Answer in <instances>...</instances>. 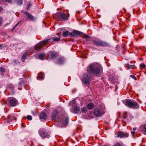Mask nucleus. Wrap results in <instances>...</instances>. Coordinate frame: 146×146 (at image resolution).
Masks as SVG:
<instances>
[{"label":"nucleus","mask_w":146,"mask_h":146,"mask_svg":"<svg viewBox=\"0 0 146 146\" xmlns=\"http://www.w3.org/2000/svg\"><path fill=\"white\" fill-rule=\"evenodd\" d=\"M101 68V65L98 64H91L89 66L91 72L95 75H97L100 73Z\"/></svg>","instance_id":"f257e3e1"},{"label":"nucleus","mask_w":146,"mask_h":146,"mask_svg":"<svg viewBox=\"0 0 146 146\" xmlns=\"http://www.w3.org/2000/svg\"><path fill=\"white\" fill-rule=\"evenodd\" d=\"M125 105L129 108L133 109L138 108L139 105L136 102H133L130 100H127L125 102Z\"/></svg>","instance_id":"f03ea898"},{"label":"nucleus","mask_w":146,"mask_h":146,"mask_svg":"<svg viewBox=\"0 0 146 146\" xmlns=\"http://www.w3.org/2000/svg\"><path fill=\"white\" fill-rule=\"evenodd\" d=\"M93 44L98 46H106L108 45V44L106 42L100 40L98 39H95L93 40Z\"/></svg>","instance_id":"7ed1b4c3"},{"label":"nucleus","mask_w":146,"mask_h":146,"mask_svg":"<svg viewBox=\"0 0 146 146\" xmlns=\"http://www.w3.org/2000/svg\"><path fill=\"white\" fill-rule=\"evenodd\" d=\"M54 15L58 18L61 17L62 19L64 20H68L69 17V16L66 15V13L62 12L56 13Z\"/></svg>","instance_id":"20e7f679"},{"label":"nucleus","mask_w":146,"mask_h":146,"mask_svg":"<svg viewBox=\"0 0 146 146\" xmlns=\"http://www.w3.org/2000/svg\"><path fill=\"white\" fill-rule=\"evenodd\" d=\"M49 39H48L39 42L38 44L36 45L35 46V49L37 51H39L40 49L42 47V45L44 44H48L49 42Z\"/></svg>","instance_id":"39448f33"},{"label":"nucleus","mask_w":146,"mask_h":146,"mask_svg":"<svg viewBox=\"0 0 146 146\" xmlns=\"http://www.w3.org/2000/svg\"><path fill=\"white\" fill-rule=\"evenodd\" d=\"M84 77L82 79V81L85 85H88L89 83V80L91 78V76L90 74L87 73L84 74Z\"/></svg>","instance_id":"423d86ee"},{"label":"nucleus","mask_w":146,"mask_h":146,"mask_svg":"<svg viewBox=\"0 0 146 146\" xmlns=\"http://www.w3.org/2000/svg\"><path fill=\"white\" fill-rule=\"evenodd\" d=\"M7 100L9 101L11 105L12 106H16L18 103L17 100L15 98H8Z\"/></svg>","instance_id":"0eeeda50"},{"label":"nucleus","mask_w":146,"mask_h":146,"mask_svg":"<svg viewBox=\"0 0 146 146\" xmlns=\"http://www.w3.org/2000/svg\"><path fill=\"white\" fill-rule=\"evenodd\" d=\"M94 113L96 116L99 117L103 115L104 113L102 110L96 109L94 110Z\"/></svg>","instance_id":"6e6552de"},{"label":"nucleus","mask_w":146,"mask_h":146,"mask_svg":"<svg viewBox=\"0 0 146 146\" xmlns=\"http://www.w3.org/2000/svg\"><path fill=\"white\" fill-rule=\"evenodd\" d=\"M39 134L40 136L43 138L48 137V133L46 132L44 129H41L39 130Z\"/></svg>","instance_id":"1a4fd4ad"},{"label":"nucleus","mask_w":146,"mask_h":146,"mask_svg":"<svg viewBox=\"0 0 146 146\" xmlns=\"http://www.w3.org/2000/svg\"><path fill=\"white\" fill-rule=\"evenodd\" d=\"M117 137H120L122 138L124 137H127L129 135L127 133H124L122 132H118V134L117 135Z\"/></svg>","instance_id":"9d476101"},{"label":"nucleus","mask_w":146,"mask_h":146,"mask_svg":"<svg viewBox=\"0 0 146 146\" xmlns=\"http://www.w3.org/2000/svg\"><path fill=\"white\" fill-rule=\"evenodd\" d=\"M82 34L81 32L77 31H74L72 32L69 33V35L72 36H76L78 35Z\"/></svg>","instance_id":"9b49d317"},{"label":"nucleus","mask_w":146,"mask_h":146,"mask_svg":"<svg viewBox=\"0 0 146 146\" xmlns=\"http://www.w3.org/2000/svg\"><path fill=\"white\" fill-rule=\"evenodd\" d=\"M25 14L29 19L32 20H35V18L34 17L32 16L31 14L27 12H26L24 13Z\"/></svg>","instance_id":"f8f14e48"},{"label":"nucleus","mask_w":146,"mask_h":146,"mask_svg":"<svg viewBox=\"0 0 146 146\" xmlns=\"http://www.w3.org/2000/svg\"><path fill=\"white\" fill-rule=\"evenodd\" d=\"M58 55V54L56 53L51 52L50 54V58L51 59L55 58Z\"/></svg>","instance_id":"ddd939ff"},{"label":"nucleus","mask_w":146,"mask_h":146,"mask_svg":"<svg viewBox=\"0 0 146 146\" xmlns=\"http://www.w3.org/2000/svg\"><path fill=\"white\" fill-rule=\"evenodd\" d=\"M131 115L130 114L127 112H125L123 113V117L124 118H126L128 117H130Z\"/></svg>","instance_id":"4468645a"},{"label":"nucleus","mask_w":146,"mask_h":146,"mask_svg":"<svg viewBox=\"0 0 146 146\" xmlns=\"http://www.w3.org/2000/svg\"><path fill=\"white\" fill-rule=\"evenodd\" d=\"M40 118L41 119H45L46 118V114L44 113H41L40 115Z\"/></svg>","instance_id":"2eb2a0df"},{"label":"nucleus","mask_w":146,"mask_h":146,"mask_svg":"<svg viewBox=\"0 0 146 146\" xmlns=\"http://www.w3.org/2000/svg\"><path fill=\"white\" fill-rule=\"evenodd\" d=\"M15 2L19 5H22L23 3L22 0H15Z\"/></svg>","instance_id":"dca6fc26"},{"label":"nucleus","mask_w":146,"mask_h":146,"mask_svg":"<svg viewBox=\"0 0 146 146\" xmlns=\"http://www.w3.org/2000/svg\"><path fill=\"white\" fill-rule=\"evenodd\" d=\"M94 107V105L92 103L89 104L87 106V108L89 110H91Z\"/></svg>","instance_id":"f3484780"},{"label":"nucleus","mask_w":146,"mask_h":146,"mask_svg":"<svg viewBox=\"0 0 146 146\" xmlns=\"http://www.w3.org/2000/svg\"><path fill=\"white\" fill-rule=\"evenodd\" d=\"M69 32L68 31H66L63 33L62 36L64 37H66L68 35H69Z\"/></svg>","instance_id":"a211bd4d"},{"label":"nucleus","mask_w":146,"mask_h":146,"mask_svg":"<svg viewBox=\"0 0 146 146\" xmlns=\"http://www.w3.org/2000/svg\"><path fill=\"white\" fill-rule=\"evenodd\" d=\"M64 60V58L63 57H60L58 60V63L59 64H61L62 63Z\"/></svg>","instance_id":"6ab92c4d"},{"label":"nucleus","mask_w":146,"mask_h":146,"mask_svg":"<svg viewBox=\"0 0 146 146\" xmlns=\"http://www.w3.org/2000/svg\"><path fill=\"white\" fill-rule=\"evenodd\" d=\"M68 118H65L64 121L63 122V124L64 126L66 125L68 123Z\"/></svg>","instance_id":"aec40b11"},{"label":"nucleus","mask_w":146,"mask_h":146,"mask_svg":"<svg viewBox=\"0 0 146 146\" xmlns=\"http://www.w3.org/2000/svg\"><path fill=\"white\" fill-rule=\"evenodd\" d=\"M39 58L40 59L43 60L45 56L44 54H41L39 55Z\"/></svg>","instance_id":"412c9836"},{"label":"nucleus","mask_w":146,"mask_h":146,"mask_svg":"<svg viewBox=\"0 0 146 146\" xmlns=\"http://www.w3.org/2000/svg\"><path fill=\"white\" fill-rule=\"evenodd\" d=\"M27 54L26 53L24 54L22 57V62H24V59L26 58V56Z\"/></svg>","instance_id":"4be33fe9"},{"label":"nucleus","mask_w":146,"mask_h":146,"mask_svg":"<svg viewBox=\"0 0 146 146\" xmlns=\"http://www.w3.org/2000/svg\"><path fill=\"white\" fill-rule=\"evenodd\" d=\"M80 111V109L78 107H76L75 108L74 110V111L75 113H78Z\"/></svg>","instance_id":"5701e85b"},{"label":"nucleus","mask_w":146,"mask_h":146,"mask_svg":"<svg viewBox=\"0 0 146 146\" xmlns=\"http://www.w3.org/2000/svg\"><path fill=\"white\" fill-rule=\"evenodd\" d=\"M82 111L83 113H85L86 111V108L83 107L82 109Z\"/></svg>","instance_id":"b1692460"},{"label":"nucleus","mask_w":146,"mask_h":146,"mask_svg":"<svg viewBox=\"0 0 146 146\" xmlns=\"http://www.w3.org/2000/svg\"><path fill=\"white\" fill-rule=\"evenodd\" d=\"M11 116H9L8 117L7 119H6L7 122H9L11 121Z\"/></svg>","instance_id":"393cba45"},{"label":"nucleus","mask_w":146,"mask_h":146,"mask_svg":"<svg viewBox=\"0 0 146 146\" xmlns=\"http://www.w3.org/2000/svg\"><path fill=\"white\" fill-rule=\"evenodd\" d=\"M0 71L2 72H4L5 71V69L4 68H0Z\"/></svg>","instance_id":"a878e982"},{"label":"nucleus","mask_w":146,"mask_h":146,"mask_svg":"<svg viewBox=\"0 0 146 146\" xmlns=\"http://www.w3.org/2000/svg\"><path fill=\"white\" fill-rule=\"evenodd\" d=\"M60 40V38H56L53 39V40L54 41H59Z\"/></svg>","instance_id":"bb28decb"},{"label":"nucleus","mask_w":146,"mask_h":146,"mask_svg":"<svg viewBox=\"0 0 146 146\" xmlns=\"http://www.w3.org/2000/svg\"><path fill=\"white\" fill-rule=\"evenodd\" d=\"M27 119L29 120H31L32 119V117L31 115H28L27 116Z\"/></svg>","instance_id":"cd10ccee"},{"label":"nucleus","mask_w":146,"mask_h":146,"mask_svg":"<svg viewBox=\"0 0 146 146\" xmlns=\"http://www.w3.org/2000/svg\"><path fill=\"white\" fill-rule=\"evenodd\" d=\"M134 66H135L134 65H129V67H128V68H130V69L133 68H134Z\"/></svg>","instance_id":"c85d7f7f"},{"label":"nucleus","mask_w":146,"mask_h":146,"mask_svg":"<svg viewBox=\"0 0 146 146\" xmlns=\"http://www.w3.org/2000/svg\"><path fill=\"white\" fill-rule=\"evenodd\" d=\"M89 36L85 34H83V37L86 38H88L89 37Z\"/></svg>","instance_id":"c756f323"},{"label":"nucleus","mask_w":146,"mask_h":146,"mask_svg":"<svg viewBox=\"0 0 146 146\" xmlns=\"http://www.w3.org/2000/svg\"><path fill=\"white\" fill-rule=\"evenodd\" d=\"M43 78V77L42 76H40V77L39 76L38 77H37V79L39 80L42 79V78Z\"/></svg>","instance_id":"7c9ffc66"},{"label":"nucleus","mask_w":146,"mask_h":146,"mask_svg":"<svg viewBox=\"0 0 146 146\" xmlns=\"http://www.w3.org/2000/svg\"><path fill=\"white\" fill-rule=\"evenodd\" d=\"M141 67L142 68H145V65L144 64L142 63L141 64Z\"/></svg>","instance_id":"2f4dec72"},{"label":"nucleus","mask_w":146,"mask_h":146,"mask_svg":"<svg viewBox=\"0 0 146 146\" xmlns=\"http://www.w3.org/2000/svg\"><path fill=\"white\" fill-rule=\"evenodd\" d=\"M130 76L133 78H134L135 80H136V78L135 77V76L134 75H130Z\"/></svg>","instance_id":"473e14b6"},{"label":"nucleus","mask_w":146,"mask_h":146,"mask_svg":"<svg viewBox=\"0 0 146 146\" xmlns=\"http://www.w3.org/2000/svg\"><path fill=\"white\" fill-rule=\"evenodd\" d=\"M56 116V115L54 113H53L52 116V118H55V117Z\"/></svg>","instance_id":"72a5a7b5"},{"label":"nucleus","mask_w":146,"mask_h":146,"mask_svg":"<svg viewBox=\"0 0 146 146\" xmlns=\"http://www.w3.org/2000/svg\"><path fill=\"white\" fill-rule=\"evenodd\" d=\"M114 146H121V145L119 143H116L115 144Z\"/></svg>","instance_id":"f704fd0d"},{"label":"nucleus","mask_w":146,"mask_h":146,"mask_svg":"<svg viewBox=\"0 0 146 146\" xmlns=\"http://www.w3.org/2000/svg\"><path fill=\"white\" fill-rule=\"evenodd\" d=\"M30 5H31L30 4V3H29L28 4V8H29L30 6Z\"/></svg>","instance_id":"c9c22d12"},{"label":"nucleus","mask_w":146,"mask_h":146,"mask_svg":"<svg viewBox=\"0 0 146 146\" xmlns=\"http://www.w3.org/2000/svg\"><path fill=\"white\" fill-rule=\"evenodd\" d=\"M131 134L133 135L135 133V132L134 131H133L131 132Z\"/></svg>","instance_id":"e433bc0d"},{"label":"nucleus","mask_w":146,"mask_h":146,"mask_svg":"<svg viewBox=\"0 0 146 146\" xmlns=\"http://www.w3.org/2000/svg\"><path fill=\"white\" fill-rule=\"evenodd\" d=\"M19 23H17V24L16 25H15L14 26L15 27H16L17 26H18V25Z\"/></svg>","instance_id":"4c0bfd02"},{"label":"nucleus","mask_w":146,"mask_h":146,"mask_svg":"<svg viewBox=\"0 0 146 146\" xmlns=\"http://www.w3.org/2000/svg\"><path fill=\"white\" fill-rule=\"evenodd\" d=\"M2 10V8L1 6H0V12H1V11Z\"/></svg>","instance_id":"58836bf2"},{"label":"nucleus","mask_w":146,"mask_h":146,"mask_svg":"<svg viewBox=\"0 0 146 146\" xmlns=\"http://www.w3.org/2000/svg\"><path fill=\"white\" fill-rule=\"evenodd\" d=\"M136 128H135V127H134V128H133V130L134 131H135V130H136Z\"/></svg>","instance_id":"ea45409f"},{"label":"nucleus","mask_w":146,"mask_h":146,"mask_svg":"<svg viewBox=\"0 0 146 146\" xmlns=\"http://www.w3.org/2000/svg\"><path fill=\"white\" fill-rule=\"evenodd\" d=\"M15 26L13 27V28L12 29L13 30L15 28Z\"/></svg>","instance_id":"a19ab883"},{"label":"nucleus","mask_w":146,"mask_h":146,"mask_svg":"<svg viewBox=\"0 0 146 146\" xmlns=\"http://www.w3.org/2000/svg\"><path fill=\"white\" fill-rule=\"evenodd\" d=\"M2 46L0 44V48Z\"/></svg>","instance_id":"79ce46f5"},{"label":"nucleus","mask_w":146,"mask_h":146,"mask_svg":"<svg viewBox=\"0 0 146 146\" xmlns=\"http://www.w3.org/2000/svg\"><path fill=\"white\" fill-rule=\"evenodd\" d=\"M32 113H33V114H34V113H33V112H32Z\"/></svg>","instance_id":"37998d69"},{"label":"nucleus","mask_w":146,"mask_h":146,"mask_svg":"<svg viewBox=\"0 0 146 146\" xmlns=\"http://www.w3.org/2000/svg\"><path fill=\"white\" fill-rule=\"evenodd\" d=\"M106 146V145H105V146Z\"/></svg>","instance_id":"c03bdc74"}]
</instances>
